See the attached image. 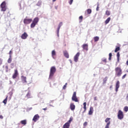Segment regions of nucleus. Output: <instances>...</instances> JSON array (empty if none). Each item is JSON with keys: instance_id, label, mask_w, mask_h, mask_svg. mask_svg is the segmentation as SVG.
<instances>
[{"instance_id": "f257e3e1", "label": "nucleus", "mask_w": 128, "mask_h": 128, "mask_svg": "<svg viewBox=\"0 0 128 128\" xmlns=\"http://www.w3.org/2000/svg\"><path fill=\"white\" fill-rule=\"evenodd\" d=\"M56 71V67L52 66L51 67L50 69V73L49 76V80H52V78L54 76V73Z\"/></svg>"}, {"instance_id": "f03ea898", "label": "nucleus", "mask_w": 128, "mask_h": 128, "mask_svg": "<svg viewBox=\"0 0 128 128\" xmlns=\"http://www.w3.org/2000/svg\"><path fill=\"white\" fill-rule=\"evenodd\" d=\"M72 120H74V118H72V116H71L70 118V120H68V121L64 125L63 128H70V123L72 122Z\"/></svg>"}, {"instance_id": "7ed1b4c3", "label": "nucleus", "mask_w": 128, "mask_h": 128, "mask_svg": "<svg viewBox=\"0 0 128 128\" xmlns=\"http://www.w3.org/2000/svg\"><path fill=\"white\" fill-rule=\"evenodd\" d=\"M115 70L116 74L117 76H122V70L120 68L117 67L116 68H115Z\"/></svg>"}, {"instance_id": "20e7f679", "label": "nucleus", "mask_w": 128, "mask_h": 128, "mask_svg": "<svg viewBox=\"0 0 128 128\" xmlns=\"http://www.w3.org/2000/svg\"><path fill=\"white\" fill-rule=\"evenodd\" d=\"M118 120H122L124 118V112L121 110H119L118 114Z\"/></svg>"}, {"instance_id": "39448f33", "label": "nucleus", "mask_w": 128, "mask_h": 128, "mask_svg": "<svg viewBox=\"0 0 128 128\" xmlns=\"http://www.w3.org/2000/svg\"><path fill=\"white\" fill-rule=\"evenodd\" d=\"M72 100H73V102H78V100L76 98V92H74L72 98Z\"/></svg>"}, {"instance_id": "423d86ee", "label": "nucleus", "mask_w": 128, "mask_h": 128, "mask_svg": "<svg viewBox=\"0 0 128 128\" xmlns=\"http://www.w3.org/2000/svg\"><path fill=\"white\" fill-rule=\"evenodd\" d=\"M0 6L2 8V12H6V2H3L1 4H0Z\"/></svg>"}, {"instance_id": "0eeeda50", "label": "nucleus", "mask_w": 128, "mask_h": 128, "mask_svg": "<svg viewBox=\"0 0 128 128\" xmlns=\"http://www.w3.org/2000/svg\"><path fill=\"white\" fill-rule=\"evenodd\" d=\"M31 22H32V19L24 18V24H28Z\"/></svg>"}, {"instance_id": "6e6552de", "label": "nucleus", "mask_w": 128, "mask_h": 128, "mask_svg": "<svg viewBox=\"0 0 128 128\" xmlns=\"http://www.w3.org/2000/svg\"><path fill=\"white\" fill-rule=\"evenodd\" d=\"M62 26V22H60L58 25V28H57V36L58 38V36H60V26Z\"/></svg>"}, {"instance_id": "1a4fd4ad", "label": "nucleus", "mask_w": 128, "mask_h": 128, "mask_svg": "<svg viewBox=\"0 0 128 128\" xmlns=\"http://www.w3.org/2000/svg\"><path fill=\"white\" fill-rule=\"evenodd\" d=\"M80 52H78L74 56V62H78V57L80 56Z\"/></svg>"}, {"instance_id": "9d476101", "label": "nucleus", "mask_w": 128, "mask_h": 128, "mask_svg": "<svg viewBox=\"0 0 128 128\" xmlns=\"http://www.w3.org/2000/svg\"><path fill=\"white\" fill-rule=\"evenodd\" d=\"M118 88H120V81H117L116 84V94L118 92Z\"/></svg>"}, {"instance_id": "9b49d317", "label": "nucleus", "mask_w": 128, "mask_h": 128, "mask_svg": "<svg viewBox=\"0 0 128 128\" xmlns=\"http://www.w3.org/2000/svg\"><path fill=\"white\" fill-rule=\"evenodd\" d=\"M28 36V34L26 32H24L23 34H22L21 36V38L22 40H26V38Z\"/></svg>"}, {"instance_id": "f8f14e48", "label": "nucleus", "mask_w": 128, "mask_h": 128, "mask_svg": "<svg viewBox=\"0 0 128 128\" xmlns=\"http://www.w3.org/2000/svg\"><path fill=\"white\" fill-rule=\"evenodd\" d=\"M38 118H40V116H38V114H36L34 118H33V119H32V120L34 122H37L38 120Z\"/></svg>"}, {"instance_id": "ddd939ff", "label": "nucleus", "mask_w": 128, "mask_h": 128, "mask_svg": "<svg viewBox=\"0 0 128 128\" xmlns=\"http://www.w3.org/2000/svg\"><path fill=\"white\" fill-rule=\"evenodd\" d=\"M21 80H22V82H23V84H26V82H26V77L24 76H21Z\"/></svg>"}, {"instance_id": "4468645a", "label": "nucleus", "mask_w": 128, "mask_h": 128, "mask_svg": "<svg viewBox=\"0 0 128 128\" xmlns=\"http://www.w3.org/2000/svg\"><path fill=\"white\" fill-rule=\"evenodd\" d=\"M18 70H14V73L12 76V78H16L18 76Z\"/></svg>"}, {"instance_id": "2eb2a0df", "label": "nucleus", "mask_w": 128, "mask_h": 128, "mask_svg": "<svg viewBox=\"0 0 128 128\" xmlns=\"http://www.w3.org/2000/svg\"><path fill=\"white\" fill-rule=\"evenodd\" d=\"M70 108L71 110H74L76 109V106L74 104V103H71L70 104Z\"/></svg>"}, {"instance_id": "dca6fc26", "label": "nucleus", "mask_w": 128, "mask_h": 128, "mask_svg": "<svg viewBox=\"0 0 128 128\" xmlns=\"http://www.w3.org/2000/svg\"><path fill=\"white\" fill-rule=\"evenodd\" d=\"M93 113H94V108L90 107V110H89V112H88L89 116H92V114Z\"/></svg>"}, {"instance_id": "f3484780", "label": "nucleus", "mask_w": 128, "mask_h": 128, "mask_svg": "<svg viewBox=\"0 0 128 128\" xmlns=\"http://www.w3.org/2000/svg\"><path fill=\"white\" fill-rule=\"evenodd\" d=\"M64 56L66 57V58H70V55H68V51L65 50L64 52Z\"/></svg>"}, {"instance_id": "a211bd4d", "label": "nucleus", "mask_w": 128, "mask_h": 128, "mask_svg": "<svg viewBox=\"0 0 128 128\" xmlns=\"http://www.w3.org/2000/svg\"><path fill=\"white\" fill-rule=\"evenodd\" d=\"M39 20H40V19L36 17L34 19L32 22H34V24H36L38 22Z\"/></svg>"}, {"instance_id": "6ab92c4d", "label": "nucleus", "mask_w": 128, "mask_h": 128, "mask_svg": "<svg viewBox=\"0 0 128 128\" xmlns=\"http://www.w3.org/2000/svg\"><path fill=\"white\" fill-rule=\"evenodd\" d=\"M83 50H88V44H84L82 46Z\"/></svg>"}, {"instance_id": "aec40b11", "label": "nucleus", "mask_w": 128, "mask_h": 128, "mask_svg": "<svg viewBox=\"0 0 128 128\" xmlns=\"http://www.w3.org/2000/svg\"><path fill=\"white\" fill-rule=\"evenodd\" d=\"M110 21V17L108 18L105 21L106 24H108V22Z\"/></svg>"}, {"instance_id": "412c9836", "label": "nucleus", "mask_w": 128, "mask_h": 128, "mask_svg": "<svg viewBox=\"0 0 128 128\" xmlns=\"http://www.w3.org/2000/svg\"><path fill=\"white\" fill-rule=\"evenodd\" d=\"M83 105H84V112L86 110V102H84Z\"/></svg>"}, {"instance_id": "4be33fe9", "label": "nucleus", "mask_w": 128, "mask_h": 128, "mask_svg": "<svg viewBox=\"0 0 128 128\" xmlns=\"http://www.w3.org/2000/svg\"><path fill=\"white\" fill-rule=\"evenodd\" d=\"M36 26V23L32 22V23L30 24L31 28H34V26Z\"/></svg>"}, {"instance_id": "5701e85b", "label": "nucleus", "mask_w": 128, "mask_h": 128, "mask_svg": "<svg viewBox=\"0 0 128 128\" xmlns=\"http://www.w3.org/2000/svg\"><path fill=\"white\" fill-rule=\"evenodd\" d=\"M54 56H56V50H52V57L53 58H54Z\"/></svg>"}, {"instance_id": "b1692460", "label": "nucleus", "mask_w": 128, "mask_h": 128, "mask_svg": "<svg viewBox=\"0 0 128 128\" xmlns=\"http://www.w3.org/2000/svg\"><path fill=\"white\" fill-rule=\"evenodd\" d=\"M116 56H117V61L118 62H120V52H118L117 53Z\"/></svg>"}, {"instance_id": "393cba45", "label": "nucleus", "mask_w": 128, "mask_h": 128, "mask_svg": "<svg viewBox=\"0 0 128 128\" xmlns=\"http://www.w3.org/2000/svg\"><path fill=\"white\" fill-rule=\"evenodd\" d=\"M20 122L22 124H24V126H26V120H21Z\"/></svg>"}, {"instance_id": "a878e982", "label": "nucleus", "mask_w": 128, "mask_h": 128, "mask_svg": "<svg viewBox=\"0 0 128 128\" xmlns=\"http://www.w3.org/2000/svg\"><path fill=\"white\" fill-rule=\"evenodd\" d=\"M8 102V96H6V98L3 100L2 103L4 104H6V102Z\"/></svg>"}, {"instance_id": "bb28decb", "label": "nucleus", "mask_w": 128, "mask_h": 128, "mask_svg": "<svg viewBox=\"0 0 128 128\" xmlns=\"http://www.w3.org/2000/svg\"><path fill=\"white\" fill-rule=\"evenodd\" d=\"M12 62V56L10 55V58H8V64H10Z\"/></svg>"}, {"instance_id": "cd10ccee", "label": "nucleus", "mask_w": 128, "mask_h": 128, "mask_svg": "<svg viewBox=\"0 0 128 128\" xmlns=\"http://www.w3.org/2000/svg\"><path fill=\"white\" fill-rule=\"evenodd\" d=\"M100 40V38L98 36L94 37V42H98Z\"/></svg>"}, {"instance_id": "c85d7f7f", "label": "nucleus", "mask_w": 128, "mask_h": 128, "mask_svg": "<svg viewBox=\"0 0 128 128\" xmlns=\"http://www.w3.org/2000/svg\"><path fill=\"white\" fill-rule=\"evenodd\" d=\"M120 50V47H116L114 50V52H118V50Z\"/></svg>"}, {"instance_id": "c756f323", "label": "nucleus", "mask_w": 128, "mask_h": 128, "mask_svg": "<svg viewBox=\"0 0 128 128\" xmlns=\"http://www.w3.org/2000/svg\"><path fill=\"white\" fill-rule=\"evenodd\" d=\"M112 53H110L109 54V58H108V60H112Z\"/></svg>"}, {"instance_id": "7c9ffc66", "label": "nucleus", "mask_w": 128, "mask_h": 128, "mask_svg": "<svg viewBox=\"0 0 128 128\" xmlns=\"http://www.w3.org/2000/svg\"><path fill=\"white\" fill-rule=\"evenodd\" d=\"M87 12L88 14H92V10L91 9H88Z\"/></svg>"}, {"instance_id": "2f4dec72", "label": "nucleus", "mask_w": 128, "mask_h": 128, "mask_svg": "<svg viewBox=\"0 0 128 128\" xmlns=\"http://www.w3.org/2000/svg\"><path fill=\"white\" fill-rule=\"evenodd\" d=\"M106 16H110V12L108 10H106Z\"/></svg>"}, {"instance_id": "473e14b6", "label": "nucleus", "mask_w": 128, "mask_h": 128, "mask_svg": "<svg viewBox=\"0 0 128 128\" xmlns=\"http://www.w3.org/2000/svg\"><path fill=\"white\" fill-rule=\"evenodd\" d=\"M102 62H106V58H102Z\"/></svg>"}, {"instance_id": "72a5a7b5", "label": "nucleus", "mask_w": 128, "mask_h": 128, "mask_svg": "<svg viewBox=\"0 0 128 128\" xmlns=\"http://www.w3.org/2000/svg\"><path fill=\"white\" fill-rule=\"evenodd\" d=\"M124 110L126 112H128V106H126L124 108Z\"/></svg>"}, {"instance_id": "f704fd0d", "label": "nucleus", "mask_w": 128, "mask_h": 128, "mask_svg": "<svg viewBox=\"0 0 128 128\" xmlns=\"http://www.w3.org/2000/svg\"><path fill=\"white\" fill-rule=\"evenodd\" d=\"M67 85H68V83H66V84L62 88V90H66V88Z\"/></svg>"}, {"instance_id": "c9c22d12", "label": "nucleus", "mask_w": 128, "mask_h": 128, "mask_svg": "<svg viewBox=\"0 0 128 128\" xmlns=\"http://www.w3.org/2000/svg\"><path fill=\"white\" fill-rule=\"evenodd\" d=\"M106 80H108V78L106 77L104 79V84H106Z\"/></svg>"}, {"instance_id": "e433bc0d", "label": "nucleus", "mask_w": 128, "mask_h": 128, "mask_svg": "<svg viewBox=\"0 0 128 128\" xmlns=\"http://www.w3.org/2000/svg\"><path fill=\"white\" fill-rule=\"evenodd\" d=\"M110 118H106V120H105V122H110Z\"/></svg>"}, {"instance_id": "4c0bfd02", "label": "nucleus", "mask_w": 128, "mask_h": 128, "mask_svg": "<svg viewBox=\"0 0 128 128\" xmlns=\"http://www.w3.org/2000/svg\"><path fill=\"white\" fill-rule=\"evenodd\" d=\"M73 2H74V0H70V1H69V4H70V5L72 4Z\"/></svg>"}, {"instance_id": "58836bf2", "label": "nucleus", "mask_w": 128, "mask_h": 128, "mask_svg": "<svg viewBox=\"0 0 128 128\" xmlns=\"http://www.w3.org/2000/svg\"><path fill=\"white\" fill-rule=\"evenodd\" d=\"M88 126V122H86L84 124V126Z\"/></svg>"}, {"instance_id": "ea45409f", "label": "nucleus", "mask_w": 128, "mask_h": 128, "mask_svg": "<svg viewBox=\"0 0 128 128\" xmlns=\"http://www.w3.org/2000/svg\"><path fill=\"white\" fill-rule=\"evenodd\" d=\"M40 4H42V3L39 2H38V3L36 4V6H40Z\"/></svg>"}, {"instance_id": "a19ab883", "label": "nucleus", "mask_w": 128, "mask_h": 128, "mask_svg": "<svg viewBox=\"0 0 128 128\" xmlns=\"http://www.w3.org/2000/svg\"><path fill=\"white\" fill-rule=\"evenodd\" d=\"M126 74H124L122 77V79L124 80V78H126Z\"/></svg>"}, {"instance_id": "79ce46f5", "label": "nucleus", "mask_w": 128, "mask_h": 128, "mask_svg": "<svg viewBox=\"0 0 128 128\" xmlns=\"http://www.w3.org/2000/svg\"><path fill=\"white\" fill-rule=\"evenodd\" d=\"M99 8H100V7L98 6H97L96 8V10L97 12H98V10H99Z\"/></svg>"}, {"instance_id": "37998d69", "label": "nucleus", "mask_w": 128, "mask_h": 128, "mask_svg": "<svg viewBox=\"0 0 128 128\" xmlns=\"http://www.w3.org/2000/svg\"><path fill=\"white\" fill-rule=\"evenodd\" d=\"M2 64V60L1 58H0V64Z\"/></svg>"}, {"instance_id": "c03bdc74", "label": "nucleus", "mask_w": 128, "mask_h": 128, "mask_svg": "<svg viewBox=\"0 0 128 128\" xmlns=\"http://www.w3.org/2000/svg\"><path fill=\"white\" fill-rule=\"evenodd\" d=\"M82 18H83V17H82V16H80V17H79V20H82Z\"/></svg>"}, {"instance_id": "a18cd8bd", "label": "nucleus", "mask_w": 128, "mask_h": 128, "mask_svg": "<svg viewBox=\"0 0 128 128\" xmlns=\"http://www.w3.org/2000/svg\"><path fill=\"white\" fill-rule=\"evenodd\" d=\"M126 100H128V94H127V96H126Z\"/></svg>"}, {"instance_id": "49530a36", "label": "nucleus", "mask_w": 128, "mask_h": 128, "mask_svg": "<svg viewBox=\"0 0 128 128\" xmlns=\"http://www.w3.org/2000/svg\"><path fill=\"white\" fill-rule=\"evenodd\" d=\"M0 118H1V119L4 118V116H2L0 115Z\"/></svg>"}, {"instance_id": "de8ad7c7", "label": "nucleus", "mask_w": 128, "mask_h": 128, "mask_svg": "<svg viewBox=\"0 0 128 128\" xmlns=\"http://www.w3.org/2000/svg\"><path fill=\"white\" fill-rule=\"evenodd\" d=\"M43 110H48V108H42Z\"/></svg>"}, {"instance_id": "09e8293b", "label": "nucleus", "mask_w": 128, "mask_h": 128, "mask_svg": "<svg viewBox=\"0 0 128 128\" xmlns=\"http://www.w3.org/2000/svg\"><path fill=\"white\" fill-rule=\"evenodd\" d=\"M94 100H97L96 96L94 98Z\"/></svg>"}, {"instance_id": "8fccbe9b", "label": "nucleus", "mask_w": 128, "mask_h": 128, "mask_svg": "<svg viewBox=\"0 0 128 128\" xmlns=\"http://www.w3.org/2000/svg\"><path fill=\"white\" fill-rule=\"evenodd\" d=\"M69 62H70V64L72 62V60H69Z\"/></svg>"}, {"instance_id": "3c124183", "label": "nucleus", "mask_w": 128, "mask_h": 128, "mask_svg": "<svg viewBox=\"0 0 128 128\" xmlns=\"http://www.w3.org/2000/svg\"><path fill=\"white\" fill-rule=\"evenodd\" d=\"M55 9L58 10V6H55Z\"/></svg>"}, {"instance_id": "603ef678", "label": "nucleus", "mask_w": 128, "mask_h": 128, "mask_svg": "<svg viewBox=\"0 0 128 128\" xmlns=\"http://www.w3.org/2000/svg\"><path fill=\"white\" fill-rule=\"evenodd\" d=\"M100 6V4H98V2L97 3V6Z\"/></svg>"}, {"instance_id": "864d4df0", "label": "nucleus", "mask_w": 128, "mask_h": 128, "mask_svg": "<svg viewBox=\"0 0 128 128\" xmlns=\"http://www.w3.org/2000/svg\"><path fill=\"white\" fill-rule=\"evenodd\" d=\"M12 54V50L10 51L9 52V54Z\"/></svg>"}, {"instance_id": "5fc2aeb1", "label": "nucleus", "mask_w": 128, "mask_h": 128, "mask_svg": "<svg viewBox=\"0 0 128 128\" xmlns=\"http://www.w3.org/2000/svg\"><path fill=\"white\" fill-rule=\"evenodd\" d=\"M112 88V86H110V88Z\"/></svg>"}, {"instance_id": "6e6d98bb", "label": "nucleus", "mask_w": 128, "mask_h": 128, "mask_svg": "<svg viewBox=\"0 0 128 128\" xmlns=\"http://www.w3.org/2000/svg\"><path fill=\"white\" fill-rule=\"evenodd\" d=\"M50 106H54L52 104H50Z\"/></svg>"}, {"instance_id": "4d7b16f0", "label": "nucleus", "mask_w": 128, "mask_h": 128, "mask_svg": "<svg viewBox=\"0 0 128 128\" xmlns=\"http://www.w3.org/2000/svg\"><path fill=\"white\" fill-rule=\"evenodd\" d=\"M56 0H52V2H56Z\"/></svg>"}, {"instance_id": "13d9d810", "label": "nucleus", "mask_w": 128, "mask_h": 128, "mask_svg": "<svg viewBox=\"0 0 128 128\" xmlns=\"http://www.w3.org/2000/svg\"><path fill=\"white\" fill-rule=\"evenodd\" d=\"M27 96H28V94H27Z\"/></svg>"}, {"instance_id": "bf43d9fd", "label": "nucleus", "mask_w": 128, "mask_h": 128, "mask_svg": "<svg viewBox=\"0 0 128 128\" xmlns=\"http://www.w3.org/2000/svg\"><path fill=\"white\" fill-rule=\"evenodd\" d=\"M128 72V71H127Z\"/></svg>"}]
</instances>
